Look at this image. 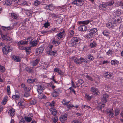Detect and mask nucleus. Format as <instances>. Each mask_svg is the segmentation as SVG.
Instances as JSON below:
<instances>
[{
  "mask_svg": "<svg viewBox=\"0 0 123 123\" xmlns=\"http://www.w3.org/2000/svg\"><path fill=\"white\" fill-rule=\"evenodd\" d=\"M13 49L12 48L11 46H7L3 48L2 52L3 54L7 55L9 52L11 51Z\"/></svg>",
  "mask_w": 123,
  "mask_h": 123,
  "instance_id": "f257e3e1",
  "label": "nucleus"
},
{
  "mask_svg": "<svg viewBox=\"0 0 123 123\" xmlns=\"http://www.w3.org/2000/svg\"><path fill=\"white\" fill-rule=\"evenodd\" d=\"M84 3V0H75L72 2L73 4L77 6H81Z\"/></svg>",
  "mask_w": 123,
  "mask_h": 123,
  "instance_id": "f03ea898",
  "label": "nucleus"
},
{
  "mask_svg": "<svg viewBox=\"0 0 123 123\" xmlns=\"http://www.w3.org/2000/svg\"><path fill=\"white\" fill-rule=\"evenodd\" d=\"M72 44V46L76 45L78 44L80 42V40L79 38L74 37L71 39Z\"/></svg>",
  "mask_w": 123,
  "mask_h": 123,
  "instance_id": "7ed1b4c3",
  "label": "nucleus"
},
{
  "mask_svg": "<svg viewBox=\"0 0 123 123\" xmlns=\"http://www.w3.org/2000/svg\"><path fill=\"white\" fill-rule=\"evenodd\" d=\"M74 61L76 64H80L81 62H85V63H87V62L82 57H81L80 58H76L75 59Z\"/></svg>",
  "mask_w": 123,
  "mask_h": 123,
  "instance_id": "20e7f679",
  "label": "nucleus"
},
{
  "mask_svg": "<svg viewBox=\"0 0 123 123\" xmlns=\"http://www.w3.org/2000/svg\"><path fill=\"white\" fill-rule=\"evenodd\" d=\"M44 49L43 46H42L37 48L36 50V55H41L43 52Z\"/></svg>",
  "mask_w": 123,
  "mask_h": 123,
  "instance_id": "39448f33",
  "label": "nucleus"
},
{
  "mask_svg": "<svg viewBox=\"0 0 123 123\" xmlns=\"http://www.w3.org/2000/svg\"><path fill=\"white\" fill-rule=\"evenodd\" d=\"M90 90L92 93L95 95H97L99 93L98 89L94 87H91L90 89Z\"/></svg>",
  "mask_w": 123,
  "mask_h": 123,
  "instance_id": "423d86ee",
  "label": "nucleus"
},
{
  "mask_svg": "<svg viewBox=\"0 0 123 123\" xmlns=\"http://www.w3.org/2000/svg\"><path fill=\"white\" fill-rule=\"evenodd\" d=\"M33 116L32 114H30L28 116L24 117L25 121L27 123H30L32 121Z\"/></svg>",
  "mask_w": 123,
  "mask_h": 123,
  "instance_id": "0eeeda50",
  "label": "nucleus"
},
{
  "mask_svg": "<svg viewBox=\"0 0 123 123\" xmlns=\"http://www.w3.org/2000/svg\"><path fill=\"white\" fill-rule=\"evenodd\" d=\"M65 31H63L62 32L57 34L56 36L58 39L60 40L62 38H64L65 36Z\"/></svg>",
  "mask_w": 123,
  "mask_h": 123,
  "instance_id": "6e6552de",
  "label": "nucleus"
},
{
  "mask_svg": "<svg viewBox=\"0 0 123 123\" xmlns=\"http://www.w3.org/2000/svg\"><path fill=\"white\" fill-rule=\"evenodd\" d=\"M62 92V91L61 90L57 89H55L52 93L53 97H55L57 96L61 93Z\"/></svg>",
  "mask_w": 123,
  "mask_h": 123,
  "instance_id": "1a4fd4ad",
  "label": "nucleus"
},
{
  "mask_svg": "<svg viewBox=\"0 0 123 123\" xmlns=\"http://www.w3.org/2000/svg\"><path fill=\"white\" fill-rule=\"evenodd\" d=\"M116 20L114 21V22H113V23L111 22L107 23L106 24V27L110 29H113L114 28L115 26L114 25L116 23Z\"/></svg>",
  "mask_w": 123,
  "mask_h": 123,
  "instance_id": "9d476101",
  "label": "nucleus"
},
{
  "mask_svg": "<svg viewBox=\"0 0 123 123\" xmlns=\"http://www.w3.org/2000/svg\"><path fill=\"white\" fill-rule=\"evenodd\" d=\"M43 85V84H39L37 86V90L38 93H41L44 89Z\"/></svg>",
  "mask_w": 123,
  "mask_h": 123,
  "instance_id": "9b49d317",
  "label": "nucleus"
},
{
  "mask_svg": "<svg viewBox=\"0 0 123 123\" xmlns=\"http://www.w3.org/2000/svg\"><path fill=\"white\" fill-rule=\"evenodd\" d=\"M109 95L108 94L105 93L103 95L101 101L104 103H106L107 102L108 100Z\"/></svg>",
  "mask_w": 123,
  "mask_h": 123,
  "instance_id": "f8f14e48",
  "label": "nucleus"
},
{
  "mask_svg": "<svg viewBox=\"0 0 123 123\" xmlns=\"http://www.w3.org/2000/svg\"><path fill=\"white\" fill-rule=\"evenodd\" d=\"M19 49H25V51H26L27 54H29L31 51V47H27L25 48L24 47L19 46Z\"/></svg>",
  "mask_w": 123,
  "mask_h": 123,
  "instance_id": "ddd939ff",
  "label": "nucleus"
},
{
  "mask_svg": "<svg viewBox=\"0 0 123 123\" xmlns=\"http://www.w3.org/2000/svg\"><path fill=\"white\" fill-rule=\"evenodd\" d=\"M6 112L8 113L11 117H13L15 114L14 109L13 108L7 110Z\"/></svg>",
  "mask_w": 123,
  "mask_h": 123,
  "instance_id": "4468645a",
  "label": "nucleus"
},
{
  "mask_svg": "<svg viewBox=\"0 0 123 123\" xmlns=\"http://www.w3.org/2000/svg\"><path fill=\"white\" fill-rule=\"evenodd\" d=\"M27 41H20L18 42V43L19 44L21 45L26 44L28 43V42H29V40H31V38L30 37L28 38L27 39Z\"/></svg>",
  "mask_w": 123,
  "mask_h": 123,
  "instance_id": "2eb2a0df",
  "label": "nucleus"
},
{
  "mask_svg": "<svg viewBox=\"0 0 123 123\" xmlns=\"http://www.w3.org/2000/svg\"><path fill=\"white\" fill-rule=\"evenodd\" d=\"M92 21V20H87L79 21L78 23L80 25H87L90 22Z\"/></svg>",
  "mask_w": 123,
  "mask_h": 123,
  "instance_id": "dca6fc26",
  "label": "nucleus"
},
{
  "mask_svg": "<svg viewBox=\"0 0 123 123\" xmlns=\"http://www.w3.org/2000/svg\"><path fill=\"white\" fill-rule=\"evenodd\" d=\"M78 29L79 30L81 31H84L86 30V27L85 25H81L79 27Z\"/></svg>",
  "mask_w": 123,
  "mask_h": 123,
  "instance_id": "f3484780",
  "label": "nucleus"
},
{
  "mask_svg": "<svg viewBox=\"0 0 123 123\" xmlns=\"http://www.w3.org/2000/svg\"><path fill=\"white\" fill-rule=\"evenodd\" d=\"M113 111V109H108L106 111L107 113L110 115V117L111 118H112L114 117Z\"/></svg>",
  "mask_w": 123,
  "mask_h": 123,
  "instance_id": "a211bd4d",
  "label": "nucleus"
},
{
  "mask_svg": "<svg viewBox=\"0 0 123 123\" xmlns=\"http://www.w3.org/2000/svg\"><path fill=\"white\" fill-rule=\"evenodd\" d=\"M107 5L106 2L103 3L99 5V8L101 10H104V8L108 6Z\"/></svg>",
  "mask_w": 123,
  "mask_h": 123,
  "instance_id": "6ab92c4d",
  "label": "nucleus"
},
{
  "mask_svg": "<svg viewBox=\"0 0 123 123\" xmlns=\"http://www.w3.org/2000/svg\"><path fill=\"white\" fill-rule=\"evenodd\" d=\"M105 103L101 101L100 103L98 104L97 107L98 109L101 111L102 108L104 107L105 105Z\"/></svg>",
  "mask_w": 123,
  "mask_h": 123,
  "instance_id": "aec40b11",
  "label": "nucleus"
},
{
  "mask_svg": "<svg viewBox=\"0 0 123 123\" xmlns=\"http://www.w3.org/2000/svg\"><path fill=\"white\" fill-rule=\"evenodd\" d=\"M1 38L3 40H11V39L7 36L6 33L2 34Z\"/></svg>",
  "mask_w": 123,
  "mask_h": 123,
  "instance_id": "412c9836",
  "label": "nucleus"
},
{
  "mask_svg": "<svg viewBox=\"0 0 123 123\" xmlns=\"http://www.w3.org/2000/svg\"><path fill=\"white\" fill-rule=\"evenodd\" d=\"M60 119L61 121L63 122L64 121H65L67 119V115L66 114L61 115Z\"/></svg>",
  "mask_w": 123,
  "mask_h": 123,
  "instance_id": "4be33fe9",
  "label": "nucleus"
},
{
  "mask_svg": "<svg viewBox=\"0 0 123 123\" xmlns=\"http://www.w3.org/2000/svg\"><path fill=\"white\" fill-rule=\"evenodd\" d=\"M84 82L81 79L79 80L78 81L76 82V86L77 87H78L79 86L82 85Z\"/></svg>",
  "mask_w": 123,
  "mask_h": 123,
  "instance_id": "5701e85b",
  "label": "nucleus"
},
{
  "mask_svg": "<svg viewBox=\"0 0 123 123\" xmlns=\"http://www.w3.org/2000/svg\"><path fill=\"white\" fill-rule=\"evenodd\" d=\"M46 8L47 9L52 11L54 9L55 7L52 4H50L47 6H46Z\"/></svg>",
  "mask_w": 123,
  "mask_h": 123,
  "instance_id": "b1692460",
  "label": "nucleus"
},
{
  "mask_svg": "<svg viewBox=\"0 0 123 123\" xmlns=\"http://www.w3.org/2000/svg\"><path fill=\"white\" fill-rule=\"evenodd\" d=\"M104 77L107 78H111L112 77V75L110 73L107 72L105 73L104 74Z\"/></svg>",
  "mask_w": 123,
  "mask_h": 123,
  "instance_id": "393cba45",
  "label": "nucleus"
},
{
  "mask_svg": "<svg viewBox=\"0 0 123 123\" xmlns=\"http://www.w3.org/2000/svg\"><path fill=\"white\" fill-rule=\"evenodd\" d=\"M49 54L50 55H52L54 56H56L57 55V53L56 51H49Z\"/></svg>",
  "mask_w": 123,
  "mask_h": 123,
  "instance_id": "a878e982",
  "label": "nucleus"
},
{
  "mask_svg": "<svg viewBox=\"0 0 123 123\" xmlns=\"http://www.w3.org/2000/svg\"><path fill=\"white\" fill-rule=\"evenodd\" d=\"M39 60L38 59H36L34 61H32L31 62V65L34 66H36L37 64L39 62Z\"/></svg>",
  "mask_w": 123,
  "mask_h": 123,
  "instance_id": "bb28decb",
  "label": "nucleus"
},
{
  "mask_svg": "<svg viewBox=\"0 0 123 123\" xmlns=\"http://www.w3.org/2000/svg\"><path fill=\"white\" fill-rule=\"evenodd\" d=\"M41 93H39V94L38 95V98H39L40 99L45 98H46V97L45 95Z\"/></svg>",
  "mask_w": 123,
  "mask_h": 123,
  "instance_id": "cd10ccee",
  "label": "nucleus"
},
{
  "mask_svg": "<svg viewBox=\"0 0 123 123\" xmlns=\"http://www.w3.org/2000/svg\"><path fill=\"white\" fill-rule=\"evenodd\" d=\"M119 61L116 60H112L111 61V64L112 65H115L116 64L117 65L119 64Z\"/></svg>",
  "mask_w": 123,
  "mask_h": 123,
  "instance_id": "c85d7f7f",
  "label": "nucleus"
},
{
  "mask_svg": "<svg viewBox=\"0 0 123 123\" xmlns=\"http://www.w3.org/2000/svg\"><path fill=\"white\" fill-rule=\"evenodd\" d=\"M7 96H5L1 102V103L2 104L4 105L6 103V102L7 101Z\"/></svg>",
  "mask_w": 123,
  "mask_h": 123,
  "instance_id": "c756f323",
  "label": "nucleus"
},
{
  "mask_svg": "<svg viewBox=\"0 0 123 123\" xmlns=\"http://www.w3.org/2000/svg\"><path fill=\"white\" fill-rule=\"evenodd\" d=\"M54 71L55 72H57L60 74H62V72L61 70L57 68H55L54 70Z\"/></svg>",
  "mask_w": 123,
  "mask_h": 123,
  "instance_id": "7c9ffc66",
  "label": "nucleus"
},
{
  "mask_svg": "<svg viewBox=\"0 0 123 123\" xmlns=\"http://www.w3.org/2000/svg\"><path fill=\"white\" fill-rule=\"evenodd\" d=\"M52 43L53 44L55 45H58L60 44V42L58 40L55 39L53 40Z\"/></svg>",
  "mask_w": 123,
  "mask_h": 123,
  "instance_id": "2f4dec72",
  "label": "nucleus"
},
{
  "mask_svg": "<svg viewBox=\"0 0 123 123\" xmlns=\"http://www.w3.org/2000/svg\"><path fill=\"white\" fill-rule=\"evenodd\" d=\"M12 98L13 99L15 100H18L20 98V96L18 95L15 94V95H13L12 96Z\"/></svg>",
  "mask_w": 123,
  "mask_h": 123,
  "instance_id": "473e14b6",
  "label": "nucleus"
},
{
  "mask_svg": "<svg viewBox=\"0 0 123 123\" xmlns=\"http://www.w3.org/2000/svg\"><path fill=\"white\" fill-rule=\"evenodd\" d=\"M50 110L51 113L54 116H55L57 114V112L56 109H51Z\"/></svg>",
  "mask_w": 123,
  "mask_h": 123,
  "instance_id": "72a5a7b5",
  "label": "nucleus"
},
{
  "mask_svg": "<svg viewBox=\"0 0 123 123\" xmlns=\"http://www.w3.org/2000/svg\"><path fill=\"white\" fill-rule=\"evenodd\" d=\"M32 40H29L30 41V44L32 45V46H36L37 44V42L36 40L34 41H33L31 42Z\"/></svg>",
  "mask_w": 123,
  "mask_h": 123,
  "instance_id": "f704fd0d",
  "label": "nucleus"
},
{
  "mask_svg": "<svg viewBox=\"0 0 123 123\" xmlns=\"http://www.w3.org/2000/svg\"><path fill=\"white\" fill-rule=\"evenodd\" d=\"M12 17L14 19H17L18 17V14L12 13L11 14Z\"/></svg>",
  "mask_w": 123,
  "mask_h": 123,
  "instance_id": "c9c22d12",
  "label": "nucleus"
},
{
  "mask_svg": "<svg viewBox=\"0 0 123 123\" xmlns=\"http://www.w3.org/2000/svg\"><path fill=\"white\" fill-rule=\"evenodd\" d=\"M13 59L15 61L20 62V58L17 56H13Z\"/></svg>",
  "mask_w": 123,
  "mask_h": 123,
  "instance_id": "e433bc0d",
  "label": "nucleus"
},
{
  "mask_svg": "<svg viewBox=\"0 0 123 123\" xmlns=\"http://www.w3.org/2000/svg\"><path fill=\"white\" fill-rule=\"evenodd\" d=\"M12 3V2L8 0H5V2L4 3V4L8 6H10Z\"/></svg>",
  "mask_w": 123,
  "mask_h": 123,
  "instance_id": "4c0bfd02",
  "label": "nucleus"
},
{
  "mask_svg": "<svg viewBox=\"0 0 123 123\" xmlns=\"http://www.w3.org/2000/svg\"><path fill=\"white\" fill-rule=\"evenodd\" d=\"M52 31L51 30L49 31H41L42 34H44L46 35L50 33Z\"/></svg>",
  "mask_w": 123,
  "mask_h": 123,
  "instance_id": "58836bf2",
  "label": "nucleus"
},
{
  "mask_svg": "<svg viewBox=\"0 0 123 123\" xmlns=\"http://www.w3.org/2000/svg\"><path fill=\"white\" fill-rule=\"evenodd\" d=\"M22 4L23 5H25L28 6H30L31 4V3L27 2L26 1H23Z\"/></svg>",
  "mask_w": 123,
  "mask_h": 123,
  "instance_id": "ea45409f",
  "label": "nucleus"
},
{
  "mask_svg": "<svg viewBox=\"0 0 123 123\" xmlns=\"http://www.w3.org/2000/svg\"><path fill=\"white\" fill-rule=\"evenodd\" d=\"M108 6L112 5L114 3V2L113 0H111L110 1H109L106 2Z\"/></svg>",
  "mask_w": 123,
  "mask_h": 123,
  "instance_id": "a19ab883",
  "label": "nucleus"
},
{
  "mask_svg": "<svg viewBox=\"0 0 123 123\" xmlns=\"http://www.w3.org/2000/svg\"><path fill=\"white\" fill-rule=\"evenodd\" d=\"M87 55L88 57V59H90V61H92L93 60V57L90 54H87Z\"/></svg>",
  "mask_w": 123,
  "mask_h": 123,
  "instance_id": "79ce46f5",
  "label": "nucleus"
},
{
  "mask_svg": "<svg viewBox=\"0 0 123 123\" xmlns=\"http://www.w3.org/2000/svg\"><path fill=\"white\" fill-rule=\"evenodd\" d=\"M93 35L92 33L90 32L87 35L86 37L88 38H91L93 37Z\"/></svg>",
  "mask_w": 123,
  "mask_h": 123,
  "instance_id": "37998d69",
  "label": "nucleus"
},
{
  "mask_svg": "<svg viewBox=\"0 0 123 123\" xmlns=\"http://www.w3.org/2000/svg\"><path fill=\"white\" fill-rule=\"evenodd\" d=\"M6 90L8 95H10L11 94L10 88V86H8L6 87Z\"/></svg>",
  "mask_w": 123,
  "mask_h": 123,
  "instance_id": "c03bdc74",
  "label": "nucleus"
},
{
  "mask_svg": "<svg viewBox=\"0 0 123 123\" xmlns=\"http://www.w3.org/2000/svg\"><path fill=\"white\" fill-rule=\"evenodd\" d=\"M96 45V43L95 42H93L92 43H90V46L91 48H94L95 47Z\"/></svg>",
  "mask_w": 123,
  "mask_h": 123,
  "instance_id": "a18cd8bd",
  "label": "nucleus"
},
{
  "mask_svg": "<svg viewBox=\"0 0 123 123\" xmlns=\"http://www.w3.org/2000/svg\"><path fill=\"white\" fill-rule=\"evenodd\" d=\"M55 103V102L54 101H52L51 103L49 102L47 103L48 105L51 106V107H53L54 106V104Z\"/></svg>",
  "mask_w": 123,
  "mask_h": 123,
  "instance_id": "49530a36",
  "label": "nucleus"
},
{
  "mask_svg": "<svg viewBox=\"0 0 123 123\" xmlns=\"http://www.w3.org/2000/svg\"><path fill=\"white\" fill-rule=\"evenodd\" d=\"M97 31V29L96 28H93L91 29L90 32H91L93 35V34L95 33Z\"/></svg>",
  "mask_w": 123,
  "mask_h": 123,
  "instance_id": "de8ad7c7",
  "label": "nucleus"
},
{
  "mask_svg": "<svg viewBox=\"0 0 123 123\" xmlns=\"http://www.w3.org/2000/svg\"><path fill=\"white\" fill-rule=\"evenodd\" d=\"M103 34L104 36L108 37L109 36V33L107 31L104 30L103 32Z\"/></svg>",
  "mask_w": 123,
  "mask_h": 123,
  "instance_id": "09e8293b",
  "label": "nucleus"
},
{
  "mask_svg": "<svg viewBox=\"0 0 123 123\" xmlns=\"http://www.w3.org/2000/svg\"><path fill=\"white\" fill-rule=\"evenodd\" d=\"M35 81V79H29L27 80V81L28 83H32Z\"/></svg>",
  "mask_w": 123,
  "mask_h": 123,
  "instance_id": "8fccbe9b",
  "label": "nucleus"
},
{
  "mask_svg": "<svg viewBox=\"0 0 123 123\" xmlns=\"http://www.w3.org/2000/svg\"><path fill=\"white\" fill-rule=\"evenodd\" d=\"M85 97L88 100H90L91 99L92 97L91 96H89V94H85Z\"/></svg>",
  "mask_w": 123,
  "mask_h": 123,
  "instance_id": "3c124183",
  "label": "nucleus"
},
{
  "mask_svg": "<svg viewBox=\"0 0 123 123\" xmlns=\"http://www.w3.org/2000/svg\"><path fill=\"white\" fill-rule=\"evenodd\" d=\"M32 69V67L29 68V67H27L25 68V69L29 73L31 72Z\"/></svg>",
  "mask_w": 123,
  "mask_h": 123,
  "instance_id": "603ef678",
  "label": "nucleus"
},
{
  "mask_svg": "<svg viewBox=\"0 0 123 123\" xmlns=\"http://www.w3.org/2000/svg\"><path fill=\"white\" fill-rule=\"evenodd\" d=\"M70 101H67L65 100H63L62 102V103L63 105H67L69 103Z\"/></svg>",
  "mask_w": 123,
  "mask_h": 123,
  "instance_id": "864d4df0",
  "label": "nucleus"
},
{
  "mask_svg": "<svg viewBox=\"0 0 123 123\" xmlns=\"http://www.w3.org/2000/svg\"><path fill=\"white\" fill-rule=\"evenodd\" d=\"M5 70V68L4 67L0 65V70L2 72H4Z\"/></svg>",
  "mask_w": 123,
  "mask_h": 123,
  "instance_id": "5fc2aeb1",
  "label": "nucleus"
},
{
  "mask_svg": "<svg viewBox=\"0 0 123 123\" xmlns=\"http://www.w3.org/2000/svg\"><path fill=\"white\" fill-rule=\"evenodd\" d=\"M58 118L57 117H55L53 119V123H55L57 122Z\"/></svg>",
  "mask_w": 123,
  "mask_h": 123,
  "instance_id": "6e6d98bb",
  "label": "nucleus"
},
{
  "mask_svg": "<svg viewBox=\"0 0 123 123\" xmlns=\"http://www.w3.org/2000/svg\"><path fill=\"white\" fill-rule=\"evenodd\" d=\"M41 3V2L39 1L36 0L34 2V5L35 6H38Z\"/></svg>",
  "mask_w": 123,
  "mask_h": 123,
  "instance_id": "4d7b16f0",
  "label": "nucleus"
},
{
  "mask_svg": "<svg viewBox=\"0 0 123 123\" xmlns=\"http://www.w3.org/2000/svg\"><path fill=\"white\" fill-rule=\"evenodd\" d=\"M32 14V11L31 10H28L27 12V14L28 16L31 15Z\"/></svg>",
  "mask_w": 123,
  "mask_h": 123,
  "instance_id": "13d9d810",
  "label": "nucleus"
},
{
  "mask_svg": "<svg viewBox=\"0 0 123 123\" xmlns=\"http://www.w3.org/2000/svg\"><path fill=\"white\" fill-rule=\"evenodd\" d=\"M21 87L23 88L26 91L27 90V88L25 86V84H22L21 85Z\"/></svg>",
  "mask_w": 123,
  "mask_h": 123,
  "instance_id": "bf43d9fd",
  "label": "nucleus"
},
{
  "mask_svg": "<svg viewBox=\"0 0 123 123\" xmlns=\"http://www.w3.org/2000/svg\"><path fill=\"white\" fill-rule=\"evenodd\" d=\"M36 103V101L35 99H33L30 102V104L31 105H35Z\"/></svg>",
  "mask_w": 123,
  "mask_h": 123,
  "instance_id": "052dcab7",
  "label": "nucleus"
},
{
  "mask_svg": "<svg viewBox=\"0 0 123 123\" xmlns=\"http://www.w3.org/2000/svg\"><path fill=\"white\" fill-rule=\"evenodd\" d=\"M113 52L112 50H110L107 53V55H111L112 54Z\"/></svg>",
  "mask_w": 123,
  "mask_h": 123,
  "instance_id": "680f3d73",
  "label": "nucleus"
},
{
  "mask_svg": "<svg viewBox=\"0 0 123 123\" xmlns=\"http://www.w3.org/2000/svg\"><path fill=\"white\" fill-rule=\"evenodd\" d=\"M86 77L87 79H88L89 80L91 81H92L93 80V79L88 75H86Z\"/></svg>",
  "mask_w": 123,
  "mask_h": 123,
  "instance_id": "e2e57ef3",
  "label": "nucleus"
},
{
  "mask_svg": "<svg viewBox=\"0 0 123 123\" xmlns=\"http://www.w3.org/2000/svg\"><path fill=\"white\" fill-rule=\"evenodd\" d=\"M13 28V26H8L6 27V28H7V30H12Z\"/></svg>",
  "mask_w": 123,
  "mask_h": 123,
  "instance_id": "0e129e2a",
  "label": "nucleus"
},
{
  "mask_svg": "<svg viewBox=\"0 0 123 123\" xmlns=\"http://www.w3.org/2000/svg\"><path fill=\"white\" fill-rule=\"evenodd\" d=\"M121 12L119 10H117L116 12V15L117 16H119L121 14Z\"/></svg>",
  "mask_w": 123,
  "mask_h": 123,
  "instance_id": "69168bd1",
  "label": "nucleus"
},
{
  "mask_svg": "<svg viewBox=\"0 0 123 123\" xmlns=\"http://www.w3.org/2000/svg\"><path fill=\"white\" fill-rule=\"evenodd\" d=\"M49 26V23L47 22L44 24V26L45 28H47L48 26Z\"/></svg>",
  "mask_w": 123,
  "mask_h": 123,
  "instance_id": "338daca9",
  "label": "nucleus"
},
{
  "mask_svg": "<svg viewBox=\"0 0 123 123\" xmlns=\"http://www.w3.org/2000/svg\"><path fill=\"white\" fill-rule=\"evenodd\" d=\"M19 123H25L24 119L23 118H22L19 121Z\"/></svg>",
  "mask_w": 123,
  "mask_h": 123,
  "instance_id": "774afa93",
  "label": "nucleus"
}]
</instances>
